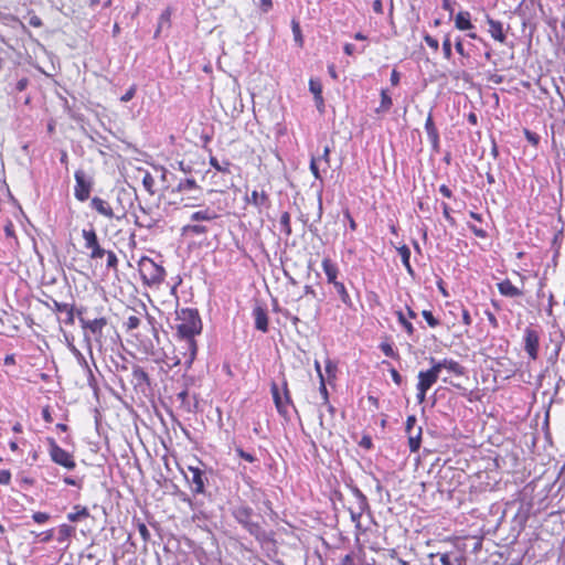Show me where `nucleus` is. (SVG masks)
Wrapping results in <instances>:
<instances>
[{
	"instance_id": "31",
	"label": "nucleus",
	"mask_w": 565,
	"mask_h": 565,
	"mask_svg": "<svg viewBox=\"0 0 565 565\" xmlns=\"http://www.w3.org/2000/svg\"><path fill=\"white\" fill-rule=\"evenodd\" d=\"M291 28H292V33H294V39H295V42L301 46L302 45V36H301V31H300V25L299 23L296 21V20H292L291 22Z\"/></svg>"
},
{
	"instance_id": "8",
	"label": "nucleus",
	"mask_w": 565,
	"mask_h": 565,
	"mask_svg": "<svg viewBox=\"0 0 565 565\" xmlns=\"http://www.w3.org/2000/svg\"><path fill=\"white\" fill-rule=\"evenodd\" d=\"M82 236L85 241V247L90 250L89 257L92 259L103 258L105 256L106 249L100 247L94 228H84Z\"/></svg>"
},
{
	"instance_id": "5",
	"label": "nucleus",
	"mask_w": 565,
	"mask_h": 565,
	"mask_svg": "<svg viewBox=\"0 0 565 565\" xmlns=\"http://www.w3.org/2000/svg\"><path fill=\"white\" fill-rule=\"evenodd\" d=\"M49 454L53 462L72 470L76 467L73 456L61 448L52 438L49 439Z\"/></svg>"
},
{
	"instance_id": "52",
	"label": "nucleus",
	"mask_w": 565,
	"mask_h": 565,
	"mask_svg": "<svg viewBox=\"0 0 565 565\" xmlns=\"http://www.w3.org/2000/svg\"><path fill=\"white\" fill-rule=\"evenodd\" d=\"M337 565H359L351 555H345Z\"/></svg>"
},
{
	"instance_id": "9",
	"label": "nucleus",
	"mask_w": 565,
	"mask_h": 565,
	"mask_svg": "<svg viewBox=\"0 0 565 565\" xmlns=\"http://www.w3.org/2000/svg\"><path fill=\"white\" fill-rule=\"evenodd\" d=\"M271 392L278 412L282 415H286L288 413L289 405V396L286 386H284L282 392H280L278 386L276 384H273Z\"/></svg>"
},
{
	"instance_id": "32",
	"label": "nucleus",
	"mask_w": 565,
	"mask_h": 565,
	"mask_svg": "<svg viewBox=\"0 0 565 565\" xmlns=\"http://www.w3.org/2000/svg\"><path fill=\"white\" fill-rule=\"evenodd\" d=\"M290 216L288 213H284L281 216H280V221H279V224H280V231L286 233L287 235L290 234Z\"/></svg>"
},
{
	"instance_id": "43",
	"label": "nucleus",
	"mask_w": 565,
	"mask_h": 565,
	"mask_svg": "<svg viewBox=\"0 0 565 565\" xmlns=\"http://www.w3.org/2000/svg\"><path fill=\"white\" fill-rule=\"evenodd\" d=\"M136 94V86L132 85L121 97H120V100L124 102V103H127L129 102L130 99L134 98Z\"/></svg>"
},
{
	"instance_id": "38",
	"label": "nucleus",
	"mask_w": 565,
	"mask_h": 565,
	"mask_svg": "<svg viewBox=\"0 0 565 565\" xmlns=\"http://www.w3.org/2000/svg\"><path fill=\"white\" fill-rule=\"evenodd\" d=\"M142 183H143V186L150 192V193H153L152 191V186H153V183H154V180L152 178V175L150 173H146L143 175V179H142Z\"/></svg>"
},
{
	"instance_id": "44",
	"label": "nucleus",
	"mask_w": 565,
	"mask_h": 565,
	"mask_svg": "<svg viewBox=\"0 0 565 565\" xmlns=\"http://www.w3.org/2000/svg\"><path fill=\"white\" fill-rule=\"evenodd\" d=\"M468 227L477 237H480V238L487 237V232L484 230H482L481 227H477L476 225H471V224H469Z\"/></svg>"
},
{
	"instance_id": "28",
	"label": "nucleus",
	"mask_w": 565,
	"mask_h": 565,
	"mask_svg": "<svg viewBox=\"0 0 565 565\" xmlns=\"http://www.w3.org/2000/svg\"><path fill=\"white\" fill-rule=\"evenodd\" d=\"M206 232H207L206 226L200 225V224H186L182 227L183 234L191 233V234H195V235H202V234H205Z\"/></svg>"
},
{
	"instance_id": "57",
	"label": "nucleus",
	"mask_w": 565,
	"mask_h": 565,
	"mask_svg": "<svg viewBox=\"0 0 565 565\" xmlns=\"http://www.w3.org/2000/svg\"><path fill=\"white\" fill-rule=\"evenodd\" d=\"M381 349H382L383 353L386 356H393L394 355V350H393V348L390 344L383 343V344H381Z\"/></svg>"
},
{
	"instance_id": "61",
	"label": "nucleus",
	"mask_w": 565,
	"mask_h": 565,
	"mask_svg": "<svg viewBox=\"0 0 565 565\" xmlns=\"http://www.w3.org/2000/svg\"><path fill=\"white\" fill-rule=\"evenodd\" d=\"M245 526L248 529V531L254 534V535H258V532H259V526L257 524H254V523H245Z\"/></svg>"
},
{
	"instance_id": "41",
	"label": "nucleus",
	"mask_w": 565,
	"mask_h": 565,
	"mask_svg": "<svg viewBox=\"0 0 565 565\" xmlns=\"http://www.w3.org/2000/svg\"><path fill=\"white\" fill-rule=\"evenodd\" d=\"M424 41H425V42H426V44H427L430 49H433L434 51H437V50H438V47H439V43H438V41H437L435 38L430 36L429 34H426V35L424 36Z\"/></svg>"
},
{
	"instance_id": "19",
	"label": "nucleus",
	"mask_w": 565,
	"mask_h": 565,
	"mask_svg": "<svg viewBox=\"0 0 565 565\" xmlns=\"http://www.w3.org/2000/svg\"><path fill=\"white\" fill-rule=\"evenodd\" d=\"M470 18L471 17L468 11H460L455 18V26L460 31L473 29Z\"/></svg>"
},
{
	"instance_id": "50",
	"label": "nucleus",
	"mask_w": 565,
	"mask_h": 565,
	"mask_svg": "<svg viewBox=\"0 0 565 565\" xmlns=\"http://www.w3.org/2000/svg\"><path fill=\"white\" fill-rule=\"evenodd\" d=\"M416 388H417V401H418V403H423L426 398V394H427L428 390L423 388L418 385L416 386Z\"/></svg>"
},
{
	"instance_id": "12",
	"label": "nucleus",
	"mask_w": 565,
	"mask_h": 565,
	"mask_svg": "<svg viewBox=\"0 0 565 565\" xmlns=\"http://www.w3.org/2000/svg\"><path fill=\"white\" fill-rule=\"evenodd\" d=\"M181 340L183 341L184 356L186 358L185 364L186 367H190L196 356V341L194 340V337H185L181 338Z\"/></svg>"
},
{
	"instance_id": "7",
	"label": "nucleus",
	"mask_w": 565,
	"mask_h": 565,
	"mask_svg": "<svg viewBox=\"0 0 565 565\" xmlns=\"http://www.w3.org/2000/svg\"><path fill=\"white\" fill-rule=\"evenodd\" d=\"M74 177L76 182L74 195L78 201L84 202L89 198L93 184L92 179L83 170L75 171Z\"/></svg>"
},
{
	"instance_id": "20",
	"label": "nucleus",
	"mask_w": 565,
	"mask_h": 565,
	"mask_svg": "<svg viewBox=\"0 0 565 565\" xmlns=\"http://www.w3.org/2000/svg\"><path fill=\"white\" fill-rule=\"evenodd\" d=\"M68 348H70V351L72 352V354L74 355V358L76 359L78 365L85 371L87 376L93 377V372L88 365L86 358L83 355V353L74 344H68Z\"/></svg>"
},
{
	"instance_id": "30",
	"label": "nucleus",
	"mask_w": 565,
	"mask_h": 565,
	"mask_svg": "<svg viewBox=\"0 0 565 565\" xmlns=\"http://www.w3.org/2000/svg\"><path fill=\"white\" fill-rule=\"evenodd\" d=\"M74 532V527L67 524H62L58 529V541L67 540Z\"/></svg>"
},
{
	"instance_id": "23",
	"label": "nucleus",
	"mask_w": 565,
	"mask_h": 565,
	"mask_svg": "<svg viewBox=\"0 0 565 565\" xmlns=\"http://www.w3.org/2000/svg\"><path fill=\"white\" fill-rule=\"evenodd\" d=\"M425 130H426V134H427L428 139L430 140V142L434 146H437V143L439 141V136H438V131H437V129L435 127V124L433 121V117H431L430 114L428 115V117L426 119Z\"/></svg>"
},
{
	"instance_id": "25",
	"label": "nucleus",
	"mask_w": 565,
	"mask_h": 565,
	"mask_svg": "<svg viewBox=\"0 0 565 565\" xmlns=\"http://www.w3.org/2000/svg\"><path fill=\"white\" fill-rule=\"evenodd\" d=\"M422 427H417L416 433L408 434V446L412 452H416L420 447Z\"/></svg>"
},
{
	"instance_id": "42",
	"label": "nucleus",
	"mask_w": 565,
	"mask_h": 565,
	"mask_svg": "<svg viewBox=\"0 0 565 565\" xmlns=\"http://www.w3.org/2000/svg\"><path fill=\"white\" fill-rule=\"evenodd\" d=\"M11 481V472L7 469L0 470V484H9Z\"/></svg>"
},
{
	"instance_id": "59",
	"label": "nucleus",
	"mask_w": 565,
	"mask_h": 565,
	"mask_svg": "<svg viewBox=\"0 0 565 565\" xmlns=\"http://www.w3.org/2000/svg\"><path fill=\"white\" fill-rule=\"evenodd\" d=\"M310 170L316 179H318V161L315 157L311 158L310 161Z\"/></svg>"
},
{
	"instance_id": "4",
	"label": "nucleus",
	"mask_w": 565,
	"mask_h": 565,
	"mask_svg": "<svg viewBox=\"0 0 565 565\" xmlns=\"http://www.w3.org/2000/svg\"><path fill=\"white\" fill-rule=\"evenodd\" d=\"M322 268L326 274L328 284L333 285L335 292L340 296L341 300L344 303H349L350 296L347 292L344 284L342 281L338 280V277L340 275V269H339L338 264L332 262L331 259L326 258L322 262Z\"/></svg>"
},
{
	"instance_id": "62",
	"label": "nucleus",
	"mask_w": 565,
	"mask_h": 565,
	"mask_svg": "<svg viewBox=\"0 0 565 565\" xmlns=\"http://www.w3.org/2000/svg\"><path fill=\"white\" fill-rule=\"evenodd\" d=\"M271 0H260V8L264 12H268L271 9Z\"/></svg>"
},
{
	"instance_id": "11",
	"label": "nucleus",
	"mask_w": 565,
	"mask_h": 565,
	"mask_svg": "<svg viewBox=\"0 0 565 565\" xmlns=\"http://www.w3.org/2000/svg\"><path fill=\"white\" fill-rule=\"evenodd\" d=\"M438 377H439V372L437 371V369L434 365H431V367L429 370L420 371L418 373L417 385L423 388L429 390L437 382Z\"/></svg>"
},
{
	"instance_id": "47",
	"label": "nucleus",
	"mask_w": 565,
	"mask_h": 565,
	"mask_svg": "<svg viewBox=\"0 0 565 565\" xmlns=\"http://www.w3.org/2000/svg\"><path fill=\"white\" fill-rule=\"evenodd\" d=\"M415 424H416L415 416H408L407 419H406V431L408 434L413 433V430L415 428Z\"/></svg>"
},
{
	"instance_id": "24",
	"label": "nucleus",
	"mask_w": 565,
	"mask_h": 565,
	"mask_svg": "<svg viewBox=\"0 0 565 565\" xmlns=\"http://www.w3.org/2000/svg\"><path fill=\"white\" fill-rule=\"evenodd\" d=\"M89 516L88 509L82 505H75L73 511L67 514V519L71 522H78Z\"/></svg>"
},
{
	"instance_id": "2",
	"label": "nucleus",
	"mask_w": 565,
	"mask_h": 565,
	"mask_svg": "<svg viewBox=\"0 0 565 565\" xmlns=\"http://www.w3.org/2000/svg\"><path fill=\"white\" fill-rule=\"evenodd\" d=\"M173 193L181 194V201L185 202V206H194L196 202L202 200V188L196 183L194 178L180 179Z\"/></svg>"
},
{
	"instance_id": "58",
	"label": "nucleus",
	"mask_w": 565,
	"mask_h": 565,
	"mask_svg": "<svg viewBox=\"0 0 565 565\" xmlns=\"http://www.w3.org/2000/svg\"><path fill=\"white\" fill-rule=\"evenodd\" d=\"M443 214L448 222L451 224L454 223V218L450 215V209L446 203L443 204Z\"/></svg>"
},
{
	"instance_id": "10",
	"label": "nucleus",
	"mask_w": 565,
	"mask_h": 565,
	"mask_svg": "<svg viewBox=\"0 0 565 565\" xmlns=\"http://www.w3.org/2000/svg\"><path fill=\"white\" fill-rule=\"evenodd\" d=\"M433 365L437 369V371L440 373L443 370H447L450 373H454L456 375H463V367L455 360L451 359H444L441 361L436 362L433 358L430 359Z\"/></svg>"
},
{
	"instance_id": "13",
	"label": "nucleus",
	"mask_w": 565,
	"mask_h": 565,
	"mask_svg": "<svg viewBox=\"0 0 565 565\" xmlns=\"http://www.w3.org/2000/svg\"><path fill=\"white\" fill-rule=\"evenodd\" d=\"M90 205L100 215H103L107 218L115 217L114 210L111 209V206L109 205V203L107 201H105L98 196H95L92 199Z\"/></svg>"
},
{
	"instance_id": "6",
	"label": "nucleus",
	"mask_w": 565,
	"mask_h": 565,
	"mask_svg": "<svg viewBox=\"0 0 565 565\" xmlns=\"http://www.w3.org/2000/svg\"><path fill=\"white\" fill-rule=\"evenodd\" d=\"M523 348L530 360H537L540 349V334L535 329L531 327L524 329Z\"/></svg>"
},
{
	"instance_id": "48",
	"label": "nucleus",
	"mask_w": 565,
	"mask_h": 565,
	"mask_svg": "<svg viewBox=\"0 0 565 565\" xmlns=\"http://www.w3.org/2000/svg\"><path fill=\"white\" fill-rule=\"evenodd\" d=\"M461 315H462V322H463V324L467 326V327L471 326L472 319L470 317L469 311L467 309L462 308Z\"/></svg>"
},
{
	"instance_id": "26",
	"label": "nucleus",
	"mask_w": 565,
	"mask_h": 565,
	"mask_svg": "<svg viewBox=\"0 0 565 565\" xmlns=\"http://www.w3.org/2000/svg\"><path fill=\"white\" fill-rule=\"evenodd\" d=\"M397 252H398V255L401 256L402 263L405 266L406 270L411 275H413L414 271H413V268H412L411 262H409L411 249L406 245H403L399 248H397Z\"/></svg>"
},
{
	"instance_id": "29",
	"label": "nucleus",
	"mask_w": 565,
	"mask_h": 565,
	"mask_svg": "<svg viewBox=\"0 0 565 565\" xmlns=\"http://www.w3.org/2000/svg\"><path fill=\"white\" fill-rule=\"evenodd\" d=\"M337 366L331 361L326 362V374H327V383L329 385H333V381L335 379Z\"/></svg>"
},
{
	"instance_id": "56",
	"label": "nucleus",
	"mask_w": 565,
	"mask_h": 565,
	"mask_svg": "<svg viewBox=\"0 0 565 565\" xmlns=\"http://www.w3.org/2000/svg\"><path fill=\"white\" fill-rule=\"evenodd\" d=\"M310 92L313 95L315 100L318 102V86L315 79H310L309 82Z\"/></svg>"
},
{
	"instance_id": "35",
	"label": "nucleus",
	"mask_w": 565,
	"mask_h": 565,
	"mask_svg": "<svg viewBox=\"0 0 565 565\" xmlns=\"http://www.w3.org/2000/svg\"><path fill=\"white\" fill-rule=\"evenodd\" d=\"M397 317H398L399 323L403 326V328L406 330V332L408 334H413V332H414L413 324L406 320V318L404 317V315L401 311L397 312Z\"/></svg>"
},
{
	"instance_id": "18",
	"label": "nucleus",
	"mask_w": 565,
	"mask_h": 565,
	"mask_svg": "<svg viewBox=\"0 0 565 565\" xmlns=\"http://www.w3.org/2000/svg\"><path fill=\"white\" fill-rule=\"evenodd\" d=\"M189 470L192 473V483L194 486V492L203 493L204 488H205V482H204L202 470L196 467H189Z\"/></svg>"
},
{
	"instance_id": "49",
	"label": "nucleus",
	"mask_w": 565,
	"mask_h": 565,
	"mask_svg": "<svg viewBox=\"0 0 565 565\" xmlns=\"http://www.w3.org/2000/svg\"><path fill=\"white\" fill-rule=\"evenodd\" d=\"M455 49H456L457 53L460 54L461 56H463V57L468 56L467 53L465 52L462 40L460 38L457 39V41L455 43Z\"/></svg>"
},
{
	"instance_id": "37",
	"label": "nucleus",
	"mask_w": 565,
	"mask_h": 565,
	"mask_svg": "<svg viewBox=\"0 0 565 565\" xmlns=\"http://www.w3.org/2000/svg\"><path fill=\"white\" fill-rule=\"evenodd\" d=\"M105 255L107 256V267L116 268L118 264V258L116 254L111 250H106Z\"/></svg>"
},
{
	"instance_id": "46",
	"label": "nucleus",
	"mask_w": 565,
	"mask_h": 565,
	"mask_svg": "<svg viewBox=\"0 0 565 565\" xmlns=\"http://www.w3.org/2000/svg\"><path fill=\"white\" fill-rule=\"evenodd\" d=\"M236 452L246 461L253 462L255 460V457L252 454L244 451L242 448H237Z\"/></svg>"
},
{
	"instance_id": "51",
	"label": "nucleus",
	"mask_w": 565,
	"mask_h": 565,
	"mask_svg": "<svg viewBox=\"0 0 565 565\" xmlns=\"http://www.w3.org/2000/svg\"><path fill=\"white\" fill-rule=\"evenodd\" d=\"M319 379H320V395H322V397L327 401L328 392H327V387H326L324 380H323L321 372H320Z\"/></svg>"
},
{
	"instance_id": "27",
	"label": "nucleus",
	"mask_w": 565,
	"mask_h": 565,
	"mask_svg": "<svg viewBox=\"0 0 565 565\" xmlns=\"http://www.w3.org/2000/svg\"><path fill=\"white\" fill-rule=\"evenodd\" d=\"M393 105L392 98L388 95L386 89L381 90V104L380 107L376 109V113L381 111H387Z\"/></svg>"
},
{
	"instance_id": "22",
	"label": "nucleus",
	"mask_w": 565,
	"mask_h": 565,
	"mask_svg": "<svg viewBox=\"0 0 565 565\" xmlns=\"http://www.w3.org/2000/svg\"><path fill=\"white\" fill-rule=\"evenodd\" d=\"M217 217V214L211 209H204L196 212H193L190 215V220L192 222H210Z\"/></svg>"
},
{
	"instance_id": "1",
	"label": "nucleus",
	"mask_w": 565,
	"mask_h": 565,
	"mask_svg": "<svg viewBox=\"0 0 565 565\" xmlns=\"http://www.w3.org/2000/svg\"><path fill=\"white\" fill-rule=\"evenodd\" d=\"M179 324L177 327L180 338L195 337L201 333L202 322L196 310L185 308L178 312Z\"/></svg>"
},
{
	"instance_id": "36",
	"label": "nucleus",
	"mask_w": 565,
	"mask_h": 565,
	"mask_svg": "<svg viewBox=\"0 0 565 565\" xmlns=\"http://www.w3.org/2000/svg\"><path fill=\"white\" fill-rule=\"evenodd\" d=\"M423 317L429 327L435 328L439 324V321L433 316V313L428 310L423 311Z\"/></svg>"
},
{
	"instance_id": "14",
	"label": "nucleus",
	"mask_w": 565,
	"mask_h": 565,
	"mask_svg": "<svg viewBox=\"0 0 565 565\" xmlns=\"http://www.w3.org/2000/svg\"><path fill=\"white\" fill-rule=\"evenodd\" d=\"M79 322L83 329H88L94 334H102L104 327L107 324V320L105 318L86 320L81 317Z\"/></svg>"
},
{
	"instance_id": "63",
	"label": "nucleus",
	"mask_w": 565,
	"mask_h": 565,
	"mask_svg": "<svg viewBox=\"0 0 565 565\" xmlns=\"http://www.w3.org/2000/svg\"><path fill=\"white\" fill-rule=\"evenodd\" d=\"M439 192L446 198H451L452 194L450 189L446 184H441L439 186Z\"/></svg>"
},
{
	"instance_id": "60",
	"label": "nucleus",
	"mask_w": 565,
	"mask_h": 565,
	"mask_svg": "<svg viewBox=\"0 0 565 565\" xmlns=\"http://www.w3.org/2000/svg\"><path fill=\"white\" fill-rule=\"evenodd\" d=\"M358 499H359V509H360V511H363L367 504L366 498L361 492H358Z\"/></svg>"
},
{
	"instance_id": "45",
	"label": "nucleus",
	"mask_w": 565,
	"mask_h": 565,
	"mask_svg": "<svg viewBox=\"0 0 565 565\" xmlns=\"http://www.w3.org/2000/svg\"><path fill=\"white\" fill-rule=\"evenodd\" d=\"M211 166L216 169L217 171L225 172L228 170V163L226 162L225 166H221L217 159L211 158L210 160Z\"/></svg>"
},
{
	"instance_id": "34",
	"label": "nucleus",
	"mask_w": 565,
	"mask_h": 565,
	"mask_svg": "<svg viewBox=\"0 0 565 565\" xmlns=\"http://www.w3.org/2000/svg\"><path fill=\"white\" fill-rule=\"evenodd\" d=\"M443 52H444L445 58H447V60L451 58L452 51H451V42H450L449 35H446L443 41Z\"/></svg>"
},
{
	"instance_id": "33",
	"label": "nucleus",
	"mask_w": 565,
	"mask_h": 565,
	"mask_svg": "<svg viewBox=\"0 0 565 565\" xmlns=\"http://www.w3.org/2000/svg\"><path fill=\"white\" fill-rule=\"evenodd\" d=\"M170 15H171V13H170V11H169L168 9H167V10H164V11L161 13V15H160V18H159L158 29H157L156 35H158V34H159V32L161 31V29H162V26H163L164 24H169V22H170Z\"/></svg>"
},
{
	"instance_id": "39",
	"label": "nucleus",
	"mask_w": 565,
	"mask_h": 565,
	"mask_svg": "<svg viewBox=\"0 0 565 565\" xmlns=\"http://www.w3.org/2000/svg\"><path fill=\"white\" fill-rule=\"evenodd\" d=\"M32 519L34 520V522L43 524L50 519V515L45 512H35L33 513Z\"/></svg>"
},
{
	"instance_id": "17",
	"label": "nucleus",
	"mask_w": 565,
	"mask_h": 565,
	"mask_svg": "<svg viewBox=\"0 0 565 565\" xmlns=\"http://www.w3.org/2000/svg\"><path fill=\"white\" fill-rule=\"evenodd\" d=\"M247 202L249 204H253L258 210H262L263 207L267 206L268 203V196L264 191H252L250 195L246 198Z\"/></svg>"
},
{
	"instance_id": "64",
	"label": "nucleus",
	"mask_w": 565,
	"mask_h": 565,
	"mask_svg": "<svg viewBox=\"0 0 565 565\" xmlns=\"http://www.w3.org/2000/svg\"><path fill=\"white\" fill-rule=\"evenodd\" d=\"M487 313V318H488V321L490 322V324L493 327V328H498V320L495 318V316L492 313V312H486Z\"/></svg>"
},
{
	"instance_id": "21",
	"label": "nucleus",
	"mask_w": 565,
	"mask_h": 565,
	"mask_svg": "<svg viewBox=\"0 0 565 565\" xmlns=\"http://www.w3.org/2000/svg\"><path fill=\"white\" fill-rule=\"evenodd\" d=\"M254 318H255V327L256 329L266 332L268 329V318L267 313L260 307L254 309Z\"/></svg>"
},
{
	"instance_id": "3",
	"label": "nucleus",
	"mask_w": 565,
	"mask_h": 565,
	"mask_svg": "<svg viewBox=\"0 0 565 565\" xmlns=\"http://www.w3.org/2000/svg\"><path fill=\"white\" fill-rule=\"evenodd\" d=\"M139 273L147 286L160 285L166 276L162 266L154 263L151 258L143 256L138 263Z\"/></svg>"
},
{
	"instance_id": "54",
	"label": "nucleus",
	"mask_w": 565,
	"mask_h": 565,
	"mask_svg": "<svg viewBox=\"0 0 565 565\" xmlns=\"http://www.w3.org/2000/svg\"><path fill=\"white\" fill-rule=\"evenodd\" d=\"M70 307L71 306L68 303L54 301V308L60 312H66L70 309Z\"/></svg>"
},
{
	"instance_id": "40",
	"label": "nucleus",
	"mask_w": 565,
	"mask_h": 565,
	"mask_svg": "<svg viewBox=\"0 0 565 565\" xmlns=\"http://www.w3.org/2000/svg\"><path fill=\"white\" fill-rule=\"evenodd\" d=\"M140 324V319L136 316H130L127 319L126 326L129 330L137 329Z\"/></svg>"
},
{
	"instance_id": "53",
	"label": "nucleus",
	"mask_w": 565,
	"mask_h": 565,
	"mask_svg": "<svg viewBox=\"0 0 565 565\" xmlns=\"http://www.w3.org/2000/svg\"><path fill=\"white\" fill-rule=\"evenodd\" d=\"M399 79H401L399 73L396 70H393L392 73H391V78H390L391 84L393 86H397L398 83H399Z\"/></svg>"
},
{
	"instance_id": "16",
	"label": "nucleus",
	"mask_w": 565,
	"mask_h": 565,
	"mask_svg": "<svg viewBox=\"0 0 565 565\" xmlns=\"http://www.w3.org/2000/svg\"><path fill=\"white\" fill-rule=\"evenodd\" d=\"M498 290L502 296L505 297H519L522 295V291L515 287L509 279L502 280L498 282Z\"/></svg>"
},
{
	"instance_id": "15",
	"label": "nucleus",
	"mask_w": 565,
	"mask_h": 565,
	"mask_svg": "<svg viewBox=\"0 0 565 565\" xmlns=\"http://www.w3.org/2000/svg\"><path fill=\"white\" fill-rule=\"evenodd\" d=\"M487 22L489 24V33L491 36L499 41L500 43H503L505 41V34L503 32V25L500 21L493 20L491 18H487Z\"/></svg>"
},
{
	"instance_id": "55",
	"label": "nucleus",
	"mask_w": 565,
	"mask_h": 565,
	"mask_svg": "<svg viewBox=\"0 0 565 565\" xmlns=\"http://www.w3.org/2000/svg\"><path fill=\"white\" fill-rule=\"evenodd\" d=\"M138 530H139V533H140L141 537L145 541H147L149 539V536H150V533H149L147 526L145 524H139Z\"/></svg>"
}]
</instances>
